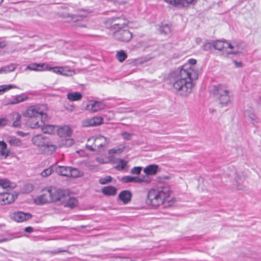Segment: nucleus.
I'll use <instances>...</instances> for the list:
<instances>
[{
	"mask_svg": "<svg viewBox=\"0 0 261 261\" xmlns=\"http://www.w3.org/2000/svg\"><path fill=\"white\" fill-rule=\"evenodd\" d=\"M214 94L217 97L222 106H227L230 100V91L224 85L220 84L214 87Z\"/></svg>",
	"mask_w": 261,
	"mask_h": 261,
	"instance_id": "nucleus-5",
	"label": "nucleus"
},
{
	"mask_svg": "<svg viewBox=\"0 0 261 261\" xmlns=\"http://www.w3.org/2000/svg\"><path fill=\"white\" fill-rule=\"evenodd\" d=\"M122 181L125 183L130 182H136V177L132 176H125L122 178Z\"/></svg>",
	"mask_w": 261,
	"mask_h": 261,
	"instance_id": "nucleus-43",
	"label": "nucleus"
},
{
	"mask_svg": "<svg viewBox=\"0 0 261 261\" xmlns=\"http://www.w3.org/2000/svg\"><path fill=\"white\" fill-rule=\"evenodd\" d=\"M123 147H117L110 149L108 151V153L111 156L113 154H120L123 151Z\"/></svg>",
	"mask_w": 261,
	"mask_h": 261,
	"instance_id": "nucleus-38",
	"label": "nucleus"
},
{
	"mask_svg": "<svg viewBox=\"0 0 261 261\" xmlns=\"http://www.w3.org/2000/svg\"><path fill=\"white\" fill-rule=\"evenodd\" d=\"M70 170V166H57L55 167V171L59 175L69 177Z\"/></svg>",
	"mask_w": 261,
	"mask_h": 261,
	"instance_id": "nucleus-18",
	"label": "nucleus"
},
{
	"mask_svg": "<svg viewBox=\"0 0 261 261\" xmlns=\"http://www.w3.org/2000/svg\"><path fill=\"white\" fill-rule=\"evenodd\" d=\"M7 123V120L6 118H0V127L6 125Z\"/></svg>",
	"mask_w": 261,
	"mask_h": 261,
	"instance_id": "nucleus-49",
	"label": "nucleus"
},
{
	"mask_svg": "<svg viewBox=\"0 0 261 261\" xmlns=\"http://www.w3.org/2000/svg\"><path fill=\"white\" fill-rule=\"evenodd\" d=\"M52 202L63 201L65 194L63 190L55 187H49Z\"/></svg>",
	"mask_w": 261,
	"mask_h": 261,
	"instance_id": "nucleus-10",
	"label": "nucleus"
},
{
	"mask_svg": "<svg viewBox=\"0 0 261 261\" xmlns=\"http://www.w3.org/2000/svg\"><path fill=\"white\" fill-rule=\"evenodd\" d=\"M102 123L103 118L101 117L95 116L92 118L84 120L82 124L84 127H89L99 125Z\"/></svg>",
	"mask_w": 261,
	"mask_h": 261,
	"instance_id": "nucleus-13",
	"label": "nucleus"
},
{
	"mask_svg": "<svg viewBox=\"0 0 261 261\" xmlns=\"http://www.w3.org/2000/svg\"><path fill=\"white\" fill-rule=\"evenodd\" d=\"M44 151L48 154L53 153L57 149V146L51 144H47L44 145Z\"/></svg>",
	"mask_w": 261,
	"mask_h": 261,
	"instance_id": "nucleus-33",
	"label": "nucleus"
},
{
	"mask_svg": "<svg viewBox=\"0 0 261 261\" xmlns=\"http://www.w3.org/2000/svg\"><path fill=\"white\" fill-rule=\"evenodd\" d=\"M16 67L17 65L13 63L5 66L0 68V74L7 73L13 71L16 68Z\"/></svg>",
	"mask_w": 261,
	"mask_h": 261,
	"instance_id": "nucleus-28",
	"label": "nucleus"
},
{
	"mask_svg": "<svg viewBox=\"0 0 261 261\" xmlns=\"http://www.w3.org/2000/svg\"><path fill=\"white\" fill-rule=\"evenodd\" d=\"M132 198L131 193L126 190L120 192L119 195V199L122 201L124 204L127 203L130 201Z\"/></svg>",
	"mask_w": 261,
	"mask_h": 261,
	"instance_id": "nucleus-24",
	"label": "nucleus"
},
{
	"mask_svg": "<svg viewBox=\"0 0 261 261\" xmlns=\"http://www.w3.org/2000/svg\"><path fill=\"white\" fill-rule=\"evenodd\" d=\"M160 32L164 35H167L171 32L170 27L168 24H163L160 27Z\"/></svg>",
	"mask_w": 261,
	"mask_h": 261,
	"instance_id": "nucleus-42",
	"label": "nucleus"
},
{
	"mask_svg": "<svg viewBox=\"0 0 261 261\" xmlns=\"http://www.w3.org/2000/svg\"><path fill=\"white\" fill-rule=\"evenodd\" d=\"M102 193L108 196H114L117 193V189L113 186H107L101 190Z\"/></svg>",
	"mask_w": 261,
	"mask_h": 261,
	"instance_id": "nucleus-27",
	"label": "nucleus"
},
{
	"mask_svg": "<svg viewBox=\"0 0 261 261\" xmlns=\"http://www.w3.org/2000/svg\"><path fill=\"white\" fill-rule=\"evenodd\" d=\"M17 134L20 136H24L25 135V134L22 132L18 131L17 132Z\"/></svg>",
	"mask_w": 261,
	"mask_h": 261,
	"instance_id": "nucleus-56",
	"label": "nucleus"
},
{
	"mask_svg": "<svg viewBox=\"0 0 261 261\" xmlns=\"http://www.w3.org/2000/svg\"><path fill=\"white\" fill-rule=\"evenodd\" d=\"M17 195L12 190L2 191L0 194V203L2 205L9 204L14 201Z\"/></svg>",
	"mask_w": 261,
	"mask_h": 261,
	"instance_id": "nucleus-8",
	"label": "nucleus"
},
{
	"mask_svg": "<svg viewBox=\"0 0 261 261\" xmlns=\"http://www.w3.org/2000/svg\"><path fill=\"white\" fill-rule=\"evenodd\" d=\"M132 36V34L127 30H119L114 33L115 38L121 41L128 42Z\"/></svg>",
	"mask_w": 261,
	"mask_h": 261,
	"instance_id": "nucleus-12",
	"label": "nucleus"
},
{
	"mask_svg": "<svg viewBox=\"0 0 261 261\" xmlns=\"http://www.w3.org/2000/svg\"><path fill=\"white\" fill-rule=\"evenodd\" d=\"M233 62L236 67H241L242 66V63L240 62H238L236 61H234Z\"/></svg>",
	"mask_w": 261,
	"mask_h": 261,
	"instance_id": "nucleus-53",
	"label": "nucleus"
},
{
	"mask_svg": "<svg viewBox=\"0 0 261 261\" xmlns=\"http://www.w3.org/2000/svg\"><path fill=\"white\" fill-rule=\"evenodd\" d=\"M60 251H55V253H58V252H60Z\"/></svg>",
	"mask_w": 261,
	"mask_h": 261,
	"instance_id": "nucleus-59",
	"label": "nucleus"
},
{
	"mask_svg": "<svg viewBox=\"0 0 261 261\" xmlns=\"http://www.w3.org/2000/svg\"><path fill=\"white\" fill-rule=\"evenodd\" d=\"M151 181V178L146 175L142 177H136V183H145L148 184Z\"/></svg>",
	"mask_w": 261,
	"mask_h": 261,
	"instance_id": "nucleus-34",
	"label": "nucleus"
},
{
	"mask_svg": "<svg viewBox=\"0 0 261 261\" xmlns=\"http://www.w3.org/2000/svg\"><path fill=\"white\" fill-rule=\"evenodd\" d=\"M69 176V177L73 178H77L82 177L84 175V172L82 171L79 170L78 169L75 168H72L70 167Z\"/></svg>",
	"mask_w": 261,
	"mask_h": 261,
	"instance_id": "nucleus-29",
	"label": "nucleus"
},
{
	"mask_svg": "<svg viewBox=\"0 0 261 261\" xmlns=\"http://www.w3.org/2000/svg\"><path fill=\"white\" fill-rule=\"evenodd\" d=\"M14 85H4L0 86V95L3 94L6 91L13 88H16Z\"/></svg>",
	"mask_w": 261,
	"mask_h": 261,
	"instance_id": "nucleus-37",
	"label": "nucleus"
},
{
	"mask_svg": "<svg viewBox=\"0 0 261 261\" xmlns=\"http://www.w3.org/2000/svg\"><path fill=\"white\" fill-rule=\"evenodd\" d=\"M96 161L100 164H106L107 162L104 161V159L101 158H97Z\"/></svg>",
	"mask_w": 261,
	"mask_h": 261,
	"instance_id": "nucleus-52",
	"label": "nucleus"
},
{
	"mask_svg": "<svg viewBox=\"0 0 261 261\" xmlns=\"http://www.w3.org/2000/svg\"><path fill=\"white\" fill-rule=\"evenodd\" d=\"M7 43L5 41H0V49L5 47Z\"/></svg>",
	"mask_w": 261,
	"mask_h": 261,
	"instance_id": "nucleus-55",
	"label": "nucleus"
},
{
	"mask_svg": "<svg viewBox=\"0 0 261 261\" xmlns=\"http://www.w3.org/2000/svg\"><path fill=\"white\" fill-rule=\"evenodd\" d=\"M61 203L66 207L73 208L77 205V200L75 198L70 197L65 194V197Z\"/></svg>",
	"mask_w": 261,
	"mask_h": 261,
	"instance_id": "nucleus-20",
	"label": "nucleus"
},
{
	"mask_svg": "<svg viewBox=\"0 0 261 261\" xmlns=\"http://www.w3.org/2000/svg\"><path fill=\"white\" fill-rule=\"evenodd\" d=\"M106 105L103 101L89 100L86 103L84 110L91 112H97L104 109Z\"/></svg>",
	"mask_w": 261,
	"mask_h": 261,
	"instance_id": "nucleus-9",
	"label": "nucleus"
},
{
	"mask_svg": "<svg viewBox=\"0 0 261 261\" xmlns=\"http://www.w3.org/2000/svg\"><path fill=\"white\" fill-rule=\"evenodd\" d=\"M67 97L71 101H77L82 98V94L78 92L69 93L67 94Z\"/></svg>",
	"mask_w": 261,
	"mask_h": 261,
	"instance_id": "nucleus-32",
	"label": "nucleus"
},
{
	"mask_svg": "<svg viewBox=\"0 0 261 261\" xmlns=\"http://www.w3.org/2000/svg\"><path fill=\"white\" fill-rule=\"evenodd\" d=\"M10 181L7 179H0V190L2 191H9L8 188H10Z\"/></svg>",
	"mask_w": 261,
	"mask_h": 261,
	"instance_id": "nucleus-31",
	"label": "nucleus"
},
{
	"mask_svg": "<svg viewBox=\"0 0 261 261\" xmlns=\"http://www.w3.org/2000/svg\"><path fill=\"white\" fill-rule=\"evenodd\" d=\"M55 170V167L52 166L49 168L44 169L41 173V175L43 177H46L52 174Z\"/></svg>",
	"mask_w": 261,
	"mask_h": 261,
	"instance_id": "nucleus-39",
	"label": "nucleus"
},
{
	"mask_svg": "<svg viewBox=\"0 0 261 261\" xmlns=\"http://www.w3.org/2000/svg\"><path fill=\"white\" fill-rule=\"evenodd\" d=\"M34 202L38 205L52 202L49 187L43 189L42 194L35 198Z\"/></svg>",
	"mask_w": 261,
	"mask_h": 261,
	"instance_id": "nucleus-11",
	"label": "nucleus"
},
{
	"mask_svg": "<svg viewBox=\"0 0 261 261\" xmlns=\"http://www.w3.org/2000/svg\"><path fill=\"white\" fill-rule=\"evenodd\" d=\"M4 0H0V5L3 2Z\"/></svg>",
	"mask_w": 261,
	"mask_h": 261,
	"instance_id": "nucleus-58",
	"label": "nucleus"
},
{
	"mask_svg": "<svg viewBox=\"0 0 261 261\" xmlns=\"http://www.w3.org/2000/svg\"><path fill=\"white\" fill-rule=\"evenodd\" d=\"M109 142L108 139L101 135L92 137L88 140L86 148L90 151H100L101 148L106 147Z\"/></svg>",
	"mask_w": 261,
	"mask_h": 261,
	"instance_id": "nucleus-6",
	"label": "nucleus"
},
{
	"mask_svg": "<svg viewBox=\"0 0 261 261\" xmlns=\"http://www.w3.org/2000/svg\"><path fill=\"white\" fill-rule=\"evenodd\" d=\"M72 132L73 131L69 125H65L62 126L57 125V133L60 137H70Z\"/></svg>",
	"mask_w": 261,
	"mask_h": 261,
	"instance_id": "nucleus-14",
	"label": "nucleus"
},
{
	"mask_svg": "<svg viewBox=\"0 0 261 261\" xmlns=\"http://www.w3.org/2000/svg\"><path fill=\"white\" fill-rule=\"evenodd\" d=\"M167 3L174 5H181L182 6H187L189 4H193L196 0H165Z\"/></svg>",
	"mask_w": 261,
	"mask_h": 261,
	"instance_id": "nucleus-26",
	"label": "nucleus"
},
{
	"mask_svg": "<svg viewBox=\"0 0 261 261\" xmlns=\"http://www.w3.org/2000/svg\"><path fill=\"white\" fill-rule=\"evenodd\" d=\"M65 108L69 111L72 112L74 110V107L72 105H67Z\"/></svg>",
	"mask_w": 261,
	"mask_h": 261,
	"instance_id": "nucleus-51",
	"label": "nucleus"
},
{
	"mask_svg": "<svg viewBox=\"0 0 261 261\" xmlns=\"http://www.w3.org/2000/svg\"><path fill=\"white\" fill-rule=\"evenodd\" d=\"M170 194V188L168 186L154 187L148 191L147 203L153 206H159L168 200Z\"/></svg>",
	"mask_w": 261,
	"mask_h": 261,
	"instance_id": "nucleus-2",
	"label": "nucleus"
},
{
	"mask_svg": "<svg viewBox=\"0 0 261 261\" xmlns=\"http://www.w3.org/2000/svg\"><path fill=\"white\" fill-rule=\"evenodd\" d=\"M112 180L111 176H107L105 177L101 178L99 180V182L101 185H105L110 182Z\"/></svg>",
	"mask_w": 261,
	"mask_h": 261,
	"instance_id": "nucleus-44",
	"label": "nucleus"
},
{
	"mask_svg": "<svg viewBox=\"0 0 261 261\" xmlns=\"http://www.w3.org/2000/svg\"><path fill=\"white\" fill-rule=\"evenodd\" d=\"M123 25H124V24L122 23H114L113 25V27L115 29H120L123 27Z\"/></svg>",
	"mask_w": 261,
	"mask_h": 261,
	"instance_id": "nucleus-50",
	"label": "nucleus"
},
{
	"mask_svg": "<svg viewBox=\"0 0 261 261\" xmlns=\"http://www.w3.org/2000/svg\"><path fill=\"white\" fill-rule=\"evenodd\" d=\"M49 65L47 63H32L29 64L26 68L25 70H30L36 71H47L49 68Z\"/></svg>",
	"mask_w": 261,
	"mask_h": 261,
	"instance_id": "nucleus-15",
	"label": "nucleus"
},
{
	"mask_svg": "<svg viewBox=\"0 0 261 261\" xmlns=\"http://www.w3.org/2000/svg\"><path fill=\"white\" fill-rule=\"evenodd\" d=\"M10 151L7 148V144L3 141H0V158L6 159Z\"/></svg>",
	"mask_w": 261,
	"mask_h": 261,
	"instance_id": "nucleus-23",
	"label": "nucleus"
},
{
	"mask_svg": "<svg viewBox=\"0 0 261 261\" xmlns=\"http://www.w3.org/2000/svg\"><path fill=\"white\" fill-rule=\"evenodd\" d=\"M12 217L17 222H22L30 219L31 215L29 213L17 212L13 214Z\"/></svg>",
	"mask_w": 261,
	"mask_h": 261,
	"instance_id": "nucleus-17",
	"label": "nucleus"
},
{
	"mask_svg": "<svg viewBox=\"0 0 261 261\" xmlns=\"http://www.w3.org/2000/svg\"><path fill=\"white\" fill-rule=\"evenodd\" d=\"M245 116L248 118L250 122L254 126H257L259 119L252 110H247L245 112Z\"/></svg>",
	"mask_w": 261,
	"mask_h": 261,
	"instance_id": "nucleus-21",
	"label": "nucleus"
},
{
	"mask_svg": "<svg viewBox=\"0 0 261 261\" xmlns=\"http://www.w3.org/2000/svg\"><path fill=\"white\" fill-rule=\"evenodd\" d=\"M214 48L222 51L227 55H237L242 52V48L237 43H230L225 40H217L213 42Z\"/></svg>",
	"mask_w": 261,
	"mask_h": 261,
	"instance_id": "nucleus-4",
	"label": "nucleus"
},
{
	"mask_svg": "<svg viewBox=\"0 0 261 261\" xmlns=\"http://www.w3.org/2000/svg\"><path fill=\"white\" fill-rule=\"evenodd\" d=\"M116 163V169L118 170L124 169L127 165V162L126 161L120 159H117Z\"/></svg>",
	"mask_w": 261,
	"mask_h": 261,
	"instance_id": "nucleus-35",
	"label": "nucleus"
},
{
	"mask_svg": "<svg viewBox=\"0 0 261 261\" xmlns=\"http://www.w3.org/2000/svg\"><path fill=\"white\" fill-rule=\"evenodd\" d=\"M9 240H10V239H8V238H4V239H0V243L6 242V241H8Z\"/></svg>",
	"mask_w": 261,
	"mask_h": 261,
	"instance_id": "nucleus-57",
	"label": "nucleus"
},
{
	"mask_svg": "<svg viewBox=\"0 0 261 261\" xmlns=\"http://www.w3.org/2000/svg\"><path fill=\"white\" fill-rule=\"evenodd\" d=\"M8 142L12 146L18 147L22 144L21 140L15 137L10 136L7 139Z\"/></svg>",
	"mask_w": 261,
	"mask_h": 261,
	"instance_id": "nucleus-30",
	"label": "nucleus"
},
{
	"mask_svg": "<svg viewBox=\"0 0 261 261\" xmlns=\"http://www.w3.org/2000/svg\"><path fill=\"white\" fill-rule=\"evenodd\" d=\"M142 168L141 167H135L131 170V173L132 174L138 175L140 173Z\"/></svg>",
	"mask_w": 261,
	"mask_h": 261,
	"instance_id": "nucleus-46",
	"label": "nucleus"
},
{
	"mask_svg": "<svg viewBox=\"0 0 261 261\" xmlns=\"http://www.w3.org/2000/svg\"><path fill=\"white\" fill-rule=\"evenodd\" d=\"M196 63V60L190 59L170 74L173 88L182 96H187L192 92L194 86L193 82L198 78V70L195 66Z\"/></svg>",
	"mask_w": 261,
	"mask_h": 261,
	"instance_id": "nucleus-1",
	"label": "nucleus"
},
{
	"mask_svg": "<svg viewBox=\"0 0 261 261\" xmlns=\"http://www.w3.org/2000/svg\"><path fill=\"white\" fill-rule=\"evenodd\" d=\"M127 55L123 50L119 51L116 54L117 59L121 63L123 62L127 58Z\"/></svg>",
	"mask_w": 261,
	"mask_h": 261,
	"instance_id": "nucleus-41",
	"label": "nucleus"
},
{
	"mask_svg": "<svg viewBox=\"0 0 261 261\" xmlns=\"http://www.w3.org/2000/svg\"><path fill=\"white\" fill-rule=\"evenodd\" d=\"M48 68L49 69H48L47 71H52L54 73L65 76H71L75 74V72L67 66L52 67L49 65Z\"/></svg>",
	"mask_w": 261,
	"mask_h": 261,
	"instance_id": "nucleus-7",
	"label": "nucleus"
},
{
	"mask_svg": "<svg viewBox=\"0 0 261 261\" xmlns=\"http://www.w3.org/2000/svg\"><path fill=\"white\" fill-rule=\"evenodd\" d=\"M245 177L244 175L237 174L233 181V186L238 190H244L246 187L245 184Z\"/></svg>",
	"mask_w": 261,
	"mask_h": 261,
	"instance_id": "nucleus-16",
	"label": "nucleus"
},
{
	"mask_svg": "<svg viewBox=\"0 0 261 261\" xmlns=\"http://www.w3.org/2000/svg\"><path fill=\"white\" fill-rule=\"evenodd\" d=\"M25 231L27 232H31L33 230V228L32 227H27L25 228Z\"/></svg>",
	"mask_w": 261,
	"mask_h": 261,
	"instance_id": "nucleus-54",
	"label": "nucleus"
},
{
	"mask_svg": "<svg viewBox=\"0 0 261 261\" xmlns=\"http://www.w3.org/2000/svg\"><path fill=\"white\" fill-rule=\"evenodd\" d=\"M47 107L45 105H36L29 107L23 113L25 117L30 118L29 122V126L32 128H36L41 126L39 120L33 121L34 119L41 118V121L47 119L46 112Z\"/></svg>",
	"mask_w": 261,
	"mask_h": 261,
	"instance_id": "nucleus-3",
	"label": "nucleus"
},
{
	"mask_svg": "<svg viewBox=\"0 0 261 261\" xmlns=\"http://www.w3.org/2000/svg\"><path fill=\"white\" fill-rule=\"evenodd\" d=\"M260 103H261V98H260Z\"/></svg>",
	"mask_w": 261,
	"mask_h": 261,
	"instance_id": "nucleus-60",
	"label": "nucleus"
},
{
	"mask_svg": "<svg viewBox=\"0 0 261 261\" xmlns=\"http://www.w3.org/2000/svg\"><path fill=\"white\" fill-rule=\"evenodd\" d=\"M74 140L71 138L65 139L62 140L61 147H70L74 144Z\"/></svg>",
	"mask_w": 261,
	"mask_h": 261,
	"instance_id": "nucleus-36",
	"label": "nucleus"
},
{
	"mask_svg": "<svg viewBox=\"0 0 261 261\" xmlns=\"http://www.w3.org/2000/svg\"><path fill=\"white\" fill-rule=\"evenodd\" d=\"M57 125L44 124L42 126L41 130L45 134L52 135L57 133Z\"/></svg>",
	"mask_w": 261,
	"mask_h": 261,
	"instance_id": "nucleus-22",
	"label": "nucleus"
},
{
	"mask_svg": "<svg viewBox=\"0 0 261 261\" xmlns=\"http://www.w3.org/2000/svg\"><path fill=\"white\" fill-rule=\"evenodd\" d=\"M28 98V96H27L25 94L22 93L14 96L12 99L9 102V103L11 105L18 103L27 100Z\"/></svg>",
	"mask_w": 261,
	"mask_h": 261,
	"instance_id": "nucleus-25",
	"label": "nucleus"
},
{
	"mask_svg": "<svg viewBox=\"0 0 261 261\" xmlns=\"http://www.w3.org/2000/svg\"><path fill=\"white\" fill-rule=\"evenodd\" d=\"M214 47L213 42H206L203 45V49L204 50H210Z\"/></svg>",
	"mask_w": 261,
	"mask_h": 261,
	"instance_id": "nucleus-45",
	"label": "nucleus"
},
{
	"mask_svg": "<svg viewBox=\"0 0 261 261\" xmlns=\"http://www.w3.org/2000/svg\"><path fill=\"white\" fill-rule=\"evenodd\" d=\"M21 118V116L19 114L17 115V117L16 118V120L13 123V126L15 127H18L20 125V119Z\"/></svg>",
	"mask_w": 261,
	"mask_h": 261,
	"instance_id": "nucleus-47",
	"label": "nucleus"
},
{
	"mask_svg": "<svg viewBox=\"0 0 261 261\" xmlns=\"http://www.w3.org/2000/svg\"><path fill=\"white\" fill-rule=\"evenodd\" d=\"M122 136L123 138L126 140H129L132 138V134L127 133V132H123L122 134Z\"/></svg>",
	"mask_w": 261,
	"mask_h": 261,
	"instance_id": "nucleus-48",
	"label": "nucleus"
},
{
	"mask_svg": "<svg viewBox=\"0 0 261 261\" xmlns=\"http://www.w3.org/2000/svg\"><path fill=\"white\" fill-rule=\"evenodd\" d=\"M33 143L37 146H42L43 144V140L41 136H36L32 139Z\"/></svg>",
	"mask_w": 261,
	"mask_h": 261,
	"instance_id": "nucleus-40",
	"label": "nucleus"
},
{
	"mask_svg": "<svg viewBox=\"0 0 261 261\" xmlns=\"http://www.w3.org/2000/svg\"><path fill=\"white\" fill-rule=\"evenodd\" d=\"M159 170V166L155 164H151L145 167L143 171L146 176L155 175Z\"/></svg>",
	"mask_w": 261,
	"mask_h": 261,
	"instance_id": "nucleus-19",
	"label": "nucleus"
}]
</instances>
